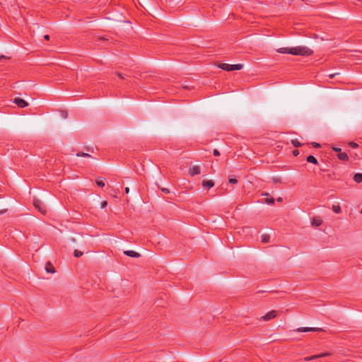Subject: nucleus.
Masks as SVG:
<instances>
[{
	"mask_svg": "<svg viewBox=\"0 0 362 362\" xmlns=\"http://www.w3.org/2000/svg\"><path fill=\"white\" fill-rule=\"evenodd\" d=\"M313 54V51L306 46H296L292 47V55L308 57Z\"/></svg>",
	"mask_w": 362,
	"mask_h": 362,
	"instance_id": "nucleus-1",
	"label": "nucleus"
},
{
	"mask_svg": "<svg viewBox=\"0 0 362 362\" xmlns=\"http://www.w3.org/2000/svg\"><path fill=\"white\" fill-rule=\"evenodd\" d=\"M33 205L40 213L45 214L47 212L45 205L39 199H34Z\"/></svg>",
	"mask_w": 362,
	"mask_h": 362,
	"instance_id": "nucleus-2",
	"label": "nucleus"
},
{
	"mask_svg": "<svg viewBox=\"0 0 362 362\" xmlns=\"http://www.w3.org/2000/svg\"><path fill=\"white\" fill-rule=\"evenodd\" d=\"M325 330L322 328L318 327H298L296 329L298 332H324Z\"/></svg>",
	"mask_w": 362,
	"mask_h": 362,
	"instance_id": "nucleus-3",
	"label": "nucleus"
},
{
	"mask_svg": "<svg viewBox=\"0 0 362 362\" xmlns=\"http://www.w3.org/2000/svg\"><path fill=\"white\" fill-rule=\"evenodd\" d=\"M277 316V313L276 310H272L268 312L267 314H265L264 316H262L261 318L264 321H269L272 319L275 318Z\"/></svg>",
	"mask_w": 362,
	"mask_h": 362,
	"instance_id": "nucleus-4",
	"label": "nucleus"
},
{
	"mask_svg": "<svg viewBox=\"0 0 362 362\" xmlns=\"http://www.w3.org/2000/svg\"><path fill=\"white\" fill-rule=\"evenodd\" d=\"M331 354L330 353H328V352H326V353H322L320 354H318V355H313V356H307L304 358V360L305 361H312V360H314V359H317V358H322V357H325V356H330Z\"/></svg>",
	"mask_w": 362,
	"mask_h": 362,
	"instance_id": "nucleus-5",
	"label": "nucleus"
},
{
	"mask_svg": "<svg viewBox=\"0 0 362 362\" xmlns=\"http://www.w3.org/2000/svg\"><path fill=\"white\" fill-rule=\"evenodd\" d=\"M189 173L191 176L199 175L201 173L200 168L199 165H193L189 169Z\"/></svg>",
	"mask_w": 362,
	"mask_h": 362,
	"instance_id": "nucleus-6",
	"label": "nucleus"
},
{
	"mask_svg": "<svg viewBox=\"0 0 362 362\" xmlns=\"http://www.w3.org/2000/svg\"><path fill=\"white\" fill-rule=\"evenodd\" d=\"M14 103L16 104L20 107H25L28 105V103L25 102L23 99L20 98H16L14 99Z\"/></svg>",
	"mask_w": 362,
	"mask_h": 362,
	"instance_id": "nucleus-7",
	"label": "nucleus"
},
{
	"mask_svg": "<svg viewBox=\"0 0 362 362\" xmlns=\"http://www.w3.org/2000/svg\"><path fill=\"white\" fill-rule=\"evenodd\" d=\"M202 185L204 188L210 189L214 186V182L211 180H204Z\"/></svg>",
	"mask_w": 362,
	"mask_h": 362,
	"instance_id": "nucleus-8",
	"label": "nucleus"
},
{
	"mask_svg": "<svg viewBox=\"0 0 362 362\" xmlns=\"http://www.w3.org/2000/svg\"><path fill=\"white\" fill-rule=\"evenodd\" d=\"M276 52L281 54H292V47H281L276 49Z\"/></svg>",
	"mask_w": 362,
	"mask_h": 362,
	"instance_id": "nucleus-9",
	"label": "nucleus"
},
{
	"mask_svg": "<svg viewBox=\"0 0 362 362\" xmlns=\"http://www.w3.org/2000/svg\"><path fill=\"white\" fill-rule=\"evenodd\" d=\"M322 223V220L320 216H315L312 219V225L314 226H320Z\"/></svg>",
	"mask_w": 362,
	"mask_h": 362,
	"instance_id": "nucleus-10",
	"label": "nucleus"
},
{
	"mask_svg": "<svg viewBox=\"0 0 362 362\" xmlns=\"http://www.w3.org/2000/svg\"><path fill=\"white\" fill-rule=\"evenodd\" d=\"M124 254L131 257H141V255L139 253L134 250H126L124 252Z\"/></svg>",
	"mask_w": 362,
	"mask_h": 362,
	"instance_id": "nucleus-11",
	"label": "nucleus"
},
{
	"mask_svg": "<svg viewBox=\"0 0 362 362\" xmlns=\"http://www.w3.org/2000/svg\"><path fill=\"white\" fill-rule=\"evenodd\" d=\"M45 270L47 273H55V269L50 262H47L45 265Z\"/></svg>",
	"mask_w": 362,
	"mask_h": 362,
	"instance_id": "nucleus-12",
	"label": "nucleus"
},
{
	"mask_svg": "<svg viewBox=\"0 0 362 362\" xmlns=\"http://www.w3.org/2000/svg\"><path fill=\"white\" fill-rule=\"evenodd\" d=\"M218 68H220L224 71H232L231 64H228L226 63H222V64H218Z\"/></svg>",
	"mask_w": 362,
	"mask_h": 362,
	"instance_id": "nucleus-13",
	"label": "nucleus"
},
{
	"mask_svg": "<svg viewBox=\"0 0 362 362\" xmlns=\"http://www.w3.org/2000/svg\"><path fill=\"white\" fill-rule=\"evenodd\" d=\"M337 157L339 160L346 161L349 160V156L346 153L341 152L338 153Z\"/></svg>",
	"mask_w": 362,
	"mask_h": 362,
	"instance_id": "nucleus-14",
	"label": "nucleus"
},
{
	"mask_svg": "<svg viewBox=\"0 0 362 362\" xmlns=\"http://www.w3.org/2000/svg\"><path fill=\"white\" fill-rule=\"evenodd\" d=\"M105 179L103 177H98L96 179V184L98 187H103L105 186Z\"/></svg>",
	"mask_w": 362,
	"mask_h": 362,
	"instance_id": "nucleus-15",
	"label": "nucleus"
},
{
	"mask_svg": "<svg viewBox=\"0 0 362 362\" xmlns=\"http://www.w3.org/2000/svg\"><path fill=\"white\" fill-rule=\"evenodd\" d=\"M306 160L308 163H311L315 165L318 163L317 160L313 156H308L306 158Z\"/></svg>",
	"mask_w": 362,
	"mask_h": 362,
	"instance_id": "nucleus-16",
	"label": "nucleus"
},
{
	"mask_svg": "<svg viewBox=\"0 0 362 362\" xmlns=\"http://www.w3.org/2000/svg\"><path fill=\"white\" fill-rule=\"evenodd\" d=\"M354 180L357 183L362 182V174L361 173L355 174V175L354 176Z\"/></svg>",
	"mask_w": 362,
	"mask_h": 362,
	"instance_id": "nucleus-17",
	"label": "nucleus"
},
{
	"mask_svg": "<svg viewBox=\"0 0 362 362\" xmlns=\"http://www.w3.org/2000/svg\"><path fill=\"white\" fill-rule=\"evenodd\" d=\"M232 71L234 70H240L243 69V65L241 64H231Z\"/></svg>",
	"mask_w": 362,
	"mask_h": 362,
	"instance_id": "nucleus-18",
	"label": "nucleus"
},
{
	"mask_svg": "<svg viewBox=\"0 0 362 362\" xmlns=\"http://www.w3.org/2000/svg\"><path fill=\"white\" fill-rule=\"evenodd\" d=\"M332 210L336 214H339L341 211V207L339 205H334V204L332 205Z\"/></svg>",
	"mask_w": 362,
	"mask_h": 362,
	"instance_id": "nucleus-19",
	"label": "nucleus"
},
{
	"mask_svg": "<svg viewBox=\"0 0 362 362\" xmlns=\"http://www.w3.org/2000/svg\"><path fill=\"white\" fill-rule=\"evenodd\" d=\"M291 144L295 147H300L302 144L298 139H292Z\"/></svg>",
	"mask_w": 362,
	"mask_h": 362,
	"instance_id": "nucleus-20",
	"label": "nucleus"
},
{
	"mask_svg": "<svg viewBox=\"0 0 362 362\" xmlns=\"http://www.w3.org/2000/svg\"><path fill=\"white\" fill-rule=\"evenodd\" d=\"M269 239H270V237L267 234H264L262 235V242L264 243H269Z\"/></svg>",
	"mask_w": 362,
	"mask_h": 362,
	"instance_id": "nucleus-21",
	"label": "nucleus"
},
{
	"mask_svg": "<svg viewBox=\"0 0 362 362\" xmlns=\"http://www.w3.org/2000/svg\"><path fill=\"white\" fill-rule=\"evenodd\" d=\"M264 202L268 204H274V199L271 197V198H269V199H264Z\"/></svg>",
	"mask_w": 362,
	"mask_h": 362,
	"instance_id": "nucleus-22",
	"label": "nucleus"
},
{
	"mask_svg": "<svg viewBox=\"0 0 362 362\" xmlns=\"http://www.w3.org/2000/svg\"><path fill=\"white\" fill-rule=\"evenodd\" d=\"M76 156L78 157H90V155L86 153H77Z\"/></svg>",
	"mask_w": 362,
	"mask_h": 362,
	"instance_id": "nucleus-23",
	"label": "nucleus"
},
{
	"mask_svg": "<svg viewBox=\"0 0 362 362\" xmlns=\"http://www.w3.org/2000/svg\"><path fill=\"white\" fill-rule=\"evenodd\" d=\"M82 255H83V252H81V251H78V250H76L74 251V256H75L76 257H79L82 256Z\"/></svg>",
	"mask_w": 362,
	"mask_h": 362,
	"instance_id": "nucleus-24",
	"label": "nucleus"
},
{
	"mask_svg": "<svg viewBox=\"0 0 362 362\" xmlns=\"http://www.w3.org/2000/svg\"><path fill=\"white\" fill-rule=\"evenodd\" d=\"M229 182L230 184H236L238 182V180H237V179H235L234 177H230V178H229Z\"/></svg>",
	"mask_w": 362,
	"mask_h": 362,
	"instance_id": "nucleus-25",
	"label": "nucleus"
},
{
	"mask_svg": "<svg viewBox=\"0 0 362 362\" xmlns=\"http://www.w3.org/2000/svg\"><path fill=\"white\" fill-rule=\"evenodd\" d=\"M107 202L106 201H103L101 203H100V207L102 209H104L107 206Z\"/></svg>",
	"mask_w": 362,
	"mask_h": 362,
	"instance_id": "nucleus-26",
	"label": "nucleus"
},
{
	"mask_svg": "<svg viewBox=\"0 0 362 362\" xmlns=\"http://www.w3.org/2000/svg\"><path fill=\"white\" fill-rule=\"evenodd\" d=\"M311 144L315 148H320L321 146V145L317 142H313Z\"/></svg>",
	"mask_w": 362,
	"mask_h": 362,
	"instance_id": "nucleus-27",
	"label": "nucleus"
},
{
	"mask_svg": "<svg viewBox=\"0 0 362 362\" xmlns=\"http://www.w3.org/2000/svg\"><path fill=\"white\" fill-rule=\"evenodd\" d=\"M349 145H350L351 147H352L354 148H356L358 147V144L356 143H355V142H351L349 144Z\"/></svg>",
	"mask_w": 362,
	"mask_h": 362,
	"instance_id": "nucleus-28",
	"label": "nucleus"
},
{
	"mask_svg": "<svg viewBox=\"0 0 362 362\" xmlns=\"http://www.w3.org/2000/svg\"><path fill=\"white\" fill-rule=\"evenodd\" d=\"M332 150L335 152H339L341 153V148H338V147H332Z\"/></svg>",
	"mask_w": 362,
	"mask_h": 362,
	"instance_id": "nucleus-29",
	"label": "nucleus"
},
{
	"mask_svg": "<svg viewBox=\"0 0 362 362\" xmlns=\"http://www.w3.org/2000/svg\"><path fill=\"white\" fill-rule=\"evenodd\" d=\"M213 153H214V156H220V153L217 149H214Z\"/></svg>",
	"mask_w": 362,
	"mask_h": 362,
	"instance_id": "nucleus-30",
	"label": "nucleus"
},
{
	"mask_svg": "<svg viewBox=\"0 0 362 362\" xmlns=\"http://www.w3.org/2000/svg\"><path fill=\"white\" fill-rule=\"evenodd\" d=\"M339 73L331 74L329 75V78L332 79V78H334L335 76L339 75Z\"/></svg>",
	"mask_w": 362,
	"mask_h": 362,
	"instance_id": "nucleus-31",
	"label": "nucleus"
},
{
	"mask_svg": "<svg viewBox=\"0 0 362 362\" xmlns=\"http://www.w3.org/2000/svg\"><path fill=\"white\" fill-rule=\"evenodd\" d=\"M161 190H162V192H163L165 193H169L170 192L169 189H167V188H162Z\"/></svg>",
	"mask_w": 362,
	"mask_h": 362,
	"instance_id": "nucleus-32",
	"label": "nucleus"
},
{
	"mask_svg": "<svg viewBox=\"0 0 362 362\" xmlns=\"http://www.w3.org/2000/svg\"><path fill=\"white\" fill-rule=\"evenodd\" d=\"M293 156H297L299 154V152L298 150H294L293 151Z\"/></svg>",
	"mask_w": 362,
	"mask_h": 362,
	"instance_id": "nucleus-33",
	"label": "nucleus"
},
{
	"mask_svg": "<svg viewBox=\"0 0 362 362\" xmlns=\"http://www.w3.org/2000/svg\"><path fill=\"white\" fill-rule=\"evenodd\" d=\"M117 75L120 78H124V76L119 73V72H117Z\"/></svg>",
	"mask_w": 362,
	"mask_h": 362,
	"instance_id": "nucleus-34",
	"label": "nucleus"
},
{
	"mask_svg": "<svg viewBox=\"0 0 362 362\" xmlns=\"http://www.w3.org/2000/svg\"><path fill=\"white\" fill-rule=\"evenodd\" d=\"M44 39L46 40H49V35H45L44 36Z\"/></svg>",
	"mask_w": 362,
	"mask_h": 362,
	"instance_id": "nucleus-35",
	"label": "nucleus"
},
{
	"mask_svg": "<svg viewBox=\"0 0 362 362\" xmlns=\"http://www.w3.org/2000/svg\"><path fill=\"white\" fill-rule=\"evenodd\" d=\"M274 181L276 182H280V179L279 178H274Z\"/></svg>",
	"mask_w": 362,
	"mask_h": 362,
	"instance_id": "nucleus-36",
	"label": "nucleus"
},
{
	"mask_svg": "<svg viewBox=\"0 0 362 362\" xmlns=\"http://www.w3.org/2000/svg\"><path fill=\"white\" fill-rule=\"evenodd\" d=\"M125 192H126L127 194H128V193L129 192V187H126V188H125Z\"/></svg>",
	"mask_w": 362,
	"mask_h": 362,
	"instance_id": "nucleus-37",
	"label": "nucleus"
},
{
	"mask_svg": "<svg viewBox=\"0 0 362 362\" xmlns=\"http://www.w3.org/2000/svg\"><path fill=\"white\" fill-rule=\"evenodd\" d=\"M277 201H278V202H281V201H282V198H281V197L278 198V199H277Z\"/></svg>",
	"mask_w": 362,
	"mask_h": 362,
	"instance_id": "nucleus-38",
	"label": "nucleus"
},
{
	"mask_svg": "<svg viewBox=\"0 0 362 362\" xmlns=\"http://www.w3.org/2000/svg\"><path fill=\"white\" fill-rule=\"evenodd\" d=\"M262 195H264V196H268V195H269V193H264V194H262Z\"/></svg>",
	"mask_w": 362,
	"mask_h": 362,
	"instance_id": "nucleus-39",
	"label": "nucleus"
},
{
	"mask_svg": "<svg viewBox=\"0 0 362 362\" xmlns=\"http://www.w3.org/2000/svg\"><path fill=\"white\" fill-rule=\"evenodd\" d=\"M88 151H90L91 152H93V148H88Z\"/></svg>",
	"mask_w": 362,
	"mask_h": 362,
	"instance_id": "nucleus-40",
	"label": "nucleus"
},
{
	"mask_svg": "<svg viewBox=\"0 0 362 362\" xmlns=\"http://www.w3.org/2000/svg\"><path fill=\"white\" fill-rule=\"evenodd\" d=\"M2 58H5V56L1 55V56L0 57V59H2Z\"/></svg>",
	"mask_w": 362,
	"mask_h": 362,
	"instance_id": "nucleus-41",
	"label": "nucleus"
}]
</instances>
